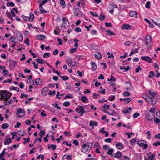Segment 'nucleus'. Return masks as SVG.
Returning <instances> with one entry per match:
<instances>
[{
	"label": "nucleus",
	"instance_id": "1",
	"mask_svg": "<svg viewBox=\"0 0 160 160\" xmlns=\"http://www.w3.org/2000/svg\"><path fill=\"white\" fill-rule=\"evenodd\" d=\"M0 92L1 96V97L0 98L1 100L7 101L12 95L11 92L6 90H1Z\"/></svg>",
	"mask_w": 160,
	"mask_h": 160
},
{
	"label": "nucleus",
	"instance_id": "2",
	"mask_svg": "<svg viewBox=\"0 0 160 160\" xmlns=\"http://www.w3.org/2000/svg\"><path fill=\"white\" fill-rule=\"evenodd\" d=\"M25 112L23 109L21 108H17V114L18 117L20 118H22L25 115Z\"/></svg>",
	"mask_w": 160,
	"mask_h": 160
},
{
	"label": "nucleus",
	"instance_id": "3",
	"mask_svg": "<svg viewBox=\"0 0 160 160\" xmlns=\"http://www.w3.org/2000/svg\"><path fill=\"white\" fill-rule=\"evenodd\" d=\"M82 148L81 149V152L84 153H87L89 151V149L87 146V145H86L85 144L83 145H82Z\"/></svg>",
	"mask_w": 160,
	"mask_h": 160
},
{
	"label": "nucleus",
	"instance_id": "4",
	"mask_svg": "<svg viewBox=\"0 0 160 160\" xmlns=\"http://www.w3.org/2000/svg\"><path fill=\"white\" fill-rule=\"evenodd\" d=\"M152 98H150L149 97V98H148V99L147 101L148 103L154 105L156 103V100L152 99Z\"/></svg>",
	"mask_w": 160,
	"mask_h": 160
},
{
	"label": "nucleus",
	"instance_id": "5",
	"mask_svg": "<svg viewBox=\"0 0 160 160\" xmlns=\"http://www.w3.org/2000/svg\"><path fill=\"white\" fill-rule=\"evenodd\" d=\"M146 44L148 45L149 43L151 42L152 38L149 35H147L145 37Z\"/></svg>",
	"mask_w": 160,
	"mask_h": 160
},
{
	"label": "nucleus",
	"instance_id": "6",
	"mask_svg": "<svg viewBox=\"0 0 160 160\" xmlns=\"http://www.w3.org/2000/svg\"><path fill=\"white\" fill-rule=\"evenodd\" d=\"M138 13L135 11H130L129 12V15L130 17L137 18Z\"/></svg>",
	"mask_w": 160,
	"mask_h": 160
},
{
	"label": "nucleus",
	"instance_id": "7",
	"mask_svg": "<svg viewBox=\"0 0 160 160\" xmlns=\"http://www.w3.org/2000/svg\"><path fill=\"white\" fill-rule=\"evenodd\" d=\"M141 58L142 60H143L148 62H151L152 59L148 56H142Z\"/></svg>",
	"mask_w": 160,
	"mask_h": 160
},
{
	"label": "nucleus",
	"instance_id": "8",
	"mask_svg": "<svg viewBox=\"0 0 160 160\" xmlns=\"http://www.w3.org/2000/svg\"><path fill=\"white\" fill-rule=\"evenodd\" d=\"M62 21H63V25L61 26V28H66L65 26V24H67V23H68V22L67 19L65 18L64 17H63L62 18Z\"/></svg>",
	"mask_w": 160,
	"mask_h": 160
},
{
	"label": "nucleus",
	"instance_id": "9",
	"mask_svg": "<svg viewBox=\"0 0 160 160\" xmlns=\"http://www.w3.org/2000/svg\"><path fill=\"white\" fill-rule=\"evenodd\" d=\"M67 63L68 65L72 67H73L76 63L75 62H73L71 58H69L67 60Z\"/></svg>",
	"mask_w": 160,
	"mask_h": 160
},
{
	"label": "nucleus",
	"instance_id": "10",
	"mask_svg": "<svg viewBox=\"0 0 160 160\" xmlns=\"http://www.w3.org/2000/svg\"><path fill=\"white\" fill-rule=\"evenodd\" d=\"M122 152L120 151H117L116 154L114 156L113 155H111V156L113 158H118L119 157H121L122 156Z\"/></svg>",
	"mask_w": 160,
	"mask_h": 160
},
{
	"label": "nucleus",
	"instance_id": "11",
	"mask_svg": "<svg viewBox=\"0 0 160 160\" xmlns=\"http://www.w3.org/2000/svg\"><path fill=\"white\" fill-rule=\"evenodd\" d=\"M48 89L46 87L43 88L41 91V94L43 96H45L47 95Z\"/></svg>",
	"mask_w": 160,
	"mask_h": 160
},
{
	"label": "nucleus",
	"instance_id": "12",
	"mask_svg": "<svg viewBox=\"0 0 160 160\" xmlns=\"http://www.w3.org/2000/svg\"><path fill=\"white\" fill-rule=\"evenodd\" d=\"M116 146L117 148L119 150H121L124 147L123 144L120 142L117 143L116 144Z\"/></svg>",
	"mask_w": 160,
	"mask_h": 160
},
{
	"label": "nucleus",
	"instance_id": "13",
	"mask_svg": "<svg viewBox=\"0 0 160 160\" xmlns=\"http://www.w3.org/2000/svg\"><path fill=\"white\" fill-rule=\"evenodd\" d=\"M98 124L96 121H92L90 122L89 125L92 127V129H93L94 126H97Z\"/></svg>",
	"mask_w": 160,
	"mask_h": 160
},
{
	"label": "nucleus",
	"instance_id": "14",
	"mask_svg": "<svg viewBox=\"0 0 160 160\" xmlns=\"http://www.w3.org/2000/svg\"><path fill=\"white\" fill-rule=\"evenodd\" d=\"M71 157L72 156L65 154L62 157V160H71Z\"/></svg>",
	"mask_w": 160,
	"mask_h": 160
},
{
	"label": "nucleus",
	"instance_id": "15",
	"mask_svg": "<svg viewBox=\"0 0 160 160\" xmlns=\"http://www.w3.org/2000/svg\"><path fill=\"white\" fill-rule=\"evenodd\" d=\"M104 128H101V129L100 130H99V132L100 133H102V134H105V136L106 137H107L108 136V132H106V131H104Z\"/></svg>",
	"mask_w": 160,
	"mask_h": 160
},
{
	"label": "nucleus",
	"instance_id": "16",
	"mask_svg": "<svg viewBox=\"0 0 160 160\" xmlns=\"http://www.w3.org/2000/svg\"><path fill=\"white\" fill-rule=\"evenodd\" d=\"M86 145H87V146L88 148L89 151L92 148V146L93 145V143L91 142H88L87 143L85 144Z\"/></svg>",
	"mask_w": 160,
	"mask_h": 160
},
{
	"label": "nucleus",
	"instance_id": "17",
	"mask_svg": "<svg viewBox=\"0 0 160 160\" xmlns=\"http://www.w3.org/2000/svg\"><path fill=\"white\" fill-rule=\"evenodd\" d=\"M145 118L147 120L149 121H152L153 120V119L152 118V117L150 115L149 113H146L145 115Z\"/></svg>",
	"mask_w": 160,
	"mask_h": 160
},
{
	"label": "nucleus",
	"instance_id": "18",
	"mask_svg": "<svg viewBox=\"0 0 160 160\" xmlns=\"http://www.w3.org/2000/svg\"><path fill=\"white\" fill-rule=\"evenodd\" d=\"M37 37L38 39L43 40L45 39L46 36L44 35H38L37 36Z\"/></svg>",
	"mask_w": 160,
	"mask_h": 160
},
{
	"label": "nucleus",
	"instance_id": "19",
	"mask_svg": "<svg viewBox=\"0 0 160 160\" xmlns=\"http://www.w3.org/2000/svg\"><path fill=\"white\" fill-rule=\"evenodd\" d=\"M29 15L30 18L29 19V22H32L34 20V14L31 12L30 13Z\"/></svg>",
	"mask_w": 160,
	"mask_h": 160
},
{
	"label": "nucleus",
	"instance_id": "20",
	"mask_svg": "<svg viewBox=\"0 0 160 160\" xmlns=\"http://www.w3.org/2000/svg\"><path fill=\"white\" fill-rule=\"evenodd\" d=\"M12 140L11 138H9L8 139L4 141V145H8L12 142Z\"/></svg>",
	"mask_w": 160,
	"mask_h": 160
},
{
	"label": "nucleus",
	"instance_id": "21",
	"mask_svg": "<svg viewBox=\"0 0 160 160\" xmlns=\"http://www.w3.org/2000/svg\"><path fill=\"white\" fill-rule=\"evenodd\" d=\"M91 65H92V69L93 70H96L97 68V66L95 64V62H92L91 63Z\"/></svg>",
	"mask_w": 160,
	"mask_h": 160
},
{
	"label": "nucleus",
	"instance_id": "22",
	"mask_svg": "<svg viewBox=\"0 0 160 160\" xmlns=\"http://www.w3.org/2000/svg\"><path fill=\"white\" fill-rule=\"evenodd\" d=\"M144 20L146 22L149 24V26L150 28H152L153 27L154 25L152 23H151V21L150 20H149L146 18H145Z\"/></svg>",
	"mask_w": 160,
	"mask_h": 160
},
{
	"label": "nucleus",
	"instance_id": "23",
	"mask_svg": "<svg viewBox=\"0 0 160 160\" xmlns=\"http://www.w3.org/2000/svg\"><path fill=\"white\" fill-rule=\"evenodd\" d=\"M149 93L150 95L151 96L150 98H153L156 95V93L153 92L151 90H149Z\"/></svg>",
	"mask_w": 160,
	"mask_h": 160
},
{
	"label": "nucleus",
	"instance_id": "24",
	"mask_svg": "<svg viewBox=\"0 0 160 160\" xmlns=\"http://www.w3.org/2000/svg\"><path fill=\"white\" fill-rule=\"evenodd\" d=\"M130 25L127 24H125L122 25V28L123 29H128L130 28Z\"/></svg>",
	"mask_w": 160,
	"mask_h": 160
},
{
	"label": "nucleus",
	"instance_id": "25",
	"mask_svg": "<svg viewBox=\"0 0 160 160\" xmlns=\"http://www.w3.org/2000/svg\"><path fill=\"white\" fill-rule=\"evenodd\" d=\"M54 33L55 35H58L60 33L59 28L58 26H57L56 28L54 30Z\"/></svg>",
	"mask_w": 160,
	"mask_h": 160
},
{
	"label": "nucleus",
	"instance_id": "26",
	"mask_svg": "<svg viewBox=\"0 0 160 160\" xmlns=\"http://www.w3.org/2000/svg\"><path fill=\"white\" fill-rule=\"evenodd\" d=\"M146 142V141L143 140H141L138 142V144L140 146L142 145Z\"/></svg>",
	"mask_w": 160,
	"mask_h": 160
},
{
	"label": "nucleus",
	"instance_id": "27",
	"mask_svg": "<svg viewBox=\"0 0 160 160\" xmlns=\"http://www.w3.org/2000/svg\"><path fill=\"white\" fill-rule=\"evenodd\" d=\"M95 57L98 59H100L101 58V54L98 52H97L95 54Z\"/></svg>",
	"mask_w": 160,
	"mask_h": 160
},
{
	"label": "nucleus",
	"instance_id": "28",
	"mask_svg": "<svg viewBox=\"0 0 160 160\" xmlns=\"http://www.w3.org/2000/svg\"><path fill=\"white\" fill-rule=\"evenodd\" d=\"M8 126L9 125L8 123H6L2 124L1 126L2 128L3 129H6L8 128Z\"/></svg>",
	"mask_w": 160,
	"mask_h": 160
},
{
	"label": "nucleus",
	"instance_id": "29",
	"mask_svg": "<svg viewBox=\"0 0 160 160\" xmlns=\"http://www.w3.org/2000/svg\"><path fill=\"white\" fill-rule=\"evenodd\" d=\"M56 147L57 146L55 145L51 144V146L50 145H49L48 146V149H49L50 148H51L53 150H55L56 149Z\"/></svg>",
	"mask_w": 160,
	"mask_h": 160
},
{
	"label": "nucleus",
	"instance_id": "30",
	"mask_svg": "<svg viewBox=\"0 0 160 160\" xmlns=\"http://www.w3.org/2000/svg\"><path fill=\"white\" fill-rule=\"evenodd\" d=\"M60 3L63 8L65 7V2L64 0H60Z\"/></svg>",
	"mask_w": 160,
	"mask_h": 160
},
{
	"label": "nucleus",
	"instance_id": "31",
	"mask_svg": "<svg viewBox=\"0 0 160 160\" xmlns=\"http://www.w3.org/2000/svg\"><path fill=\"white\" fill-rule=\"evenodd\" d=\"M132 109V108L130 107L128 110H124V111H122V112L123 113H130L131 112Z\"/></svg>",
	"mask_w": 160,
	"mask_h": 160
},
{
	"label": "nucleus",
	"instance_id": "32",
	"mask_svg": "<svg viewBox=\"0 0 160 160\" xmlns=\"http://www.w3.org/2000/svg\"><path fill=\"white\" fill-rule=\"evenodd\" d=\"M18 40L20 41H22L23 39V36L22 34H20L18 36Z\"/></svg>",
	"mask_w": 160,
	"mask_h": 160
},
{
	"label": "nucleus",
	"instance_id": "33",
	"mask_svg": "<svg viewBox=\"0 0 160 160\" xmlns=\"http://www.w3.org/2000/svg\"><path fill=\"white\" fill-rule=\"evenodd\" d=\"M107 32L109 35H115V34L111 30H108L107 31Z\"/></svg>",
	"mask_w": 160,
	"mask_h": 160
},
{
	"label": "nucleus",
	"instance_id": "34",
	"mask_svg": "<svg viewBox=\"0 0 160 160\" xmlns=\"http://www.w3.org/2000/svg\"><path fill=\"white\" fill-rule=\"evenodd\" d=\"M115 98V96L111 95L109 97L108 100L110 101H113L114 100Z\"/></svg>",
	"mask_w": 160,
	"mask_h": 160
},
{
	"label": "nucleus",
	"instance_id": "35",
	"mask_svg": "<svg viewBox=\"0 0 160 160\" xmlns=\"http://www.w3.org/2000/svg\"><path fill=\"white\" fill-rule=\"evenodd\" d=\"M79 41V40H77L76 39H75L74 40V42H75V44H74V46L76 47V48H77L78 46V44L77 43Z\"/></svg>",
	"mask_w": 160,
	"mask_h": 160
},
{
	"label": "nucleus",
	"instance_id": "36",
	"mask_svg": "<svg viewBox=\"0 0 160 160\" xmlns=\"http://www.w3.org/2000/svg\"><path fill=\"white\" fill-rule=\"evenodd\" d=\"M79 107H82L81 106L79 105L76 107L75 111L78 112L80 113L81 112V108Z\"/></svg>",
	"mask_w": 160,
	"mask_h": 160
},
{
	"label": "nucleus",
	"instance_id": "37",
	"mask_svg": "<svg viewBox=\"0 0 160 160\" xmlns=\"http://www.w3.org/2000/svg\"><path fill=\"white\" fill-rule=\"evenodd\" d=\"M18 134L20 136H24V131L23 130H19L18 131Z\"/></svg>",
	"mask_w": 160,
	"mask_h": 160
},
{
	"label": "nucleus",
	"instance_id": "38",
	"mask_svg": "<svg viewBox=\"0 0 160 160\" xmlns=\"http://www.w3.org/2000/svg\"><path fill=\"white\" fill-rule=\"evenodd\" d=\"M123 100L124 101H126V103H128L129 102L131 101L132 98H127L123 99Z\"/></svg>",
	"mask_w": 160,
	"mask_h": 160
},
{
	"label": "nucleus",
	"instance_id": "39",
	"mask_svg": "<svg viewBox=\"0 0 160 160\" xmlns=\"http://www.w3.org/2000/svg\"><path fill=\"white\" fill-rule=\"evenodd\" d=\"M154 122L155 123L158 124L160 122V119L156 117L154 118Z\"/></svg>",
	"mask_w": 160,
	"mask_h": 160
},
{
	"label": "nucleus",
	"instance_id": "40",
	"mask_svg": "<svg viewBox=\"0 0 160 160\" xmlns=\"http://www.w3.org/2000/svg\"><path fill=\"white\" fill-rule=\"evenodd\" d=\"M120 160H129V158L127 156H124L121 157Z\"/></svg>",
	"mask_w": 160,
	"mask_h": 160
},
{
	"label": "nucleus",
	"instance_id": "41",
	"mask_svg": "<svg viewBox=\"0 0 160 160\" xmlns=\"http://www.w3.org/2000/svg\"><path fill=\"white\" fill-rule=\"evenodd\" d=\"M17 64V63L15 61H12L10 62V65L12 66H16Z\"/></svg>",
	"mask_w": 160,
	"mask_h": 160
},
{
	"label": "nucleus",
	"instance_id": "42",
	"mask_svg": "<svg viewBox=\"0 0 160 160\" xmlns=\"http://www.w3.org/2000/svg\"><path fill=\"white\" fill-rule=\"evenodd\" d=\"M5 149H4L3 151L2 152L0 153V159H1V158H2V157L4 156L5 155Z\"/></svg>",
	"mask_w": 160,
	"mask_h": 160
},
{
	"label": "nucleus",
	"instance_id": "43",
	"mask_svg": "<svg viewBox=\"0 0 160 160\" xmlns=\"http://www.w3.org/2000/svg\"><path fill=\"white\" fill-rule=\"evenodd\" d=\"M136 139L135 138H133L130 141V143L132 145L133 144L136 142Z\"/></svg>",
	"mask_w": 160,
	"mask_h": 160
},
{
	"label": "nucleus",
	"instance_id": "44",
	"mask_svg": "<svg viewBox=\"0 0 160 160\" xmlns=\"http://www.w3.org/2000/svg\"><path fill=\"white\" fill-rule=\"evenodd\" d=\"M8 6L13 7L15 5V4L12 2H8L7 3Z\"/></svg>",
	"mask_w": 160,
	"mask_h": 160
},
{
	"label": "nucleus",
	"instance_id": "45",
	"mask_svg": "<svg viewBox=\"0 0 160 160\" xmlns=\"http://www.w3.org/2000/svg\"><path fill=\"white\" fill-rule=\"evenodd\" d=\"M27 82L30 85H32L34 84V82L33 80L29 79H28Z\"/></svg>",
	"mask_w": 160,
	"mask_h": 160
},
{
	"label": "nucleus",
	"instance_id": "46",
	"mask_svg": "<svg viewBox=\"0 0 160 160\" xmlns=\"http://www.w3.org/2000/svg\"><path fill=\"white\" fill-rule=\"evenodd\" d=\"M45 134V132L44 130H41L40 131L39 133V135L41 138H42Z\"/></svg>",
	"mask_w": 160,
	"mask_h": 160
},
{
	"label": "nucleus",
	"instance_id": "47",
	"mask_svg": "<svg viewBox=\"0 0 160 160\" xmlns=\"http://www.w3.org/2000/svg\"><path fill=\"white\" fill-rule=\"evenodd\" d=\"M123 95L124 96L126 97L130 96L131 94L129 92L126 91L124 92Z\"/></svg>",
	"mask_w": 160,
	"mask_h": 160
},
{
	"label": "nucleus",
	"instance_id": "48",
	"mask_svg": "<svg viewBox=\"0 0 160 160\" xmlns=\"http://www.w3.org/2000/svg\"><path fill=\"white\" fill-rule=\"evenodd\" d=\"M60 77L61 78L63 79V80H64V81H65L66 80H68L69 79V78L68 77L66 76H60Z\"/></svg>",
	"mask_w": 160,
	"mask_h": 160
},
{
	"label": "nucleus",
	"instance_id": "49",
	"mask_svg": "<svg viewBox=\"0 0 160 160\" xmlns=\"http://www.w3.org/2000/svg\"><path fill=\"white\" fill-rule=\"evenodd\" d=\"M63 105L64 106L68 107L70 105V103L68 101H65L63 103Z\"/></svg>",
	"mask_w": 160,
	"mask_h": 160
},
{
	"label": "nucleus",
	"instance_id": "50",
	"mask_svg": "<svg viewBox=\"0 0 160 160\" xmlns=\"http://www.w3.org/2000/svg\"><path fill=\"white\" fill-rule=\"evenodd\" d=\"M138 48H135L133 49H132L131 51L133 52V53L134 54L135 53H138Z\"/></svg>",
	"mask_w": 160,
	"mask_h": 160
},
{
	"label": "nucleus",
	"instance_id": "51",
	"mask_svg": "<svg viewBox=\"0 0 160 160\" xmlns=\"http://www.w3.org/2000/svg\"><path fill=\"white\" fill-rule=\"evenodd\" d=\"M73 98V96L71 94H68L64 98V99L66 98Z\"/></svg>",
	"mask_w": 160,
	"mask_h": 160
},
{
	"label": "nucleus",
	"instance_id": "52",
	"mask_svg": "<svg viewBox=\"0 0 160 160\" xmlns=\"http://www.w3.org/2000/svg\"><path fill=\"white\" fill-rule=\"evenodd\" d=\"M50 56V53L48 52H45L43 55L44 58H47L49 57Z\"/></svg>",
	"mask_w": 160,
	"mask_h": 160
},
{
	"label": "nucleus",
	"instance_id": "53",
	"mask_svg": "<svg viewBox=\"0 0 160 160\" xmlns=\"http://www.w3.org/2000/svg\"><path fill=\"white\" fill-rule=\"evenodd\" d=\"M53 106L54 107V108H57L58 109H61V107L58 106V104L57 103H53L52 104Z\"/></svg>",
	"mask_w": 160,
	"mask_h": 160
},
{
	"label": "nucleus",
	"instance_id": "54",
	"mask_svg": "<svg viewBox=\"0 0 160 160\" xmlns=\"http://www.w3.org/2000/svg\"><path fill=\"white\" fill-rule=\"evenodd\" d=\"M105 16L102 15H100L99 16V19L101 21H102L105 19Z\"/></svg>",
	"mask_w": 160,
	"mask_h": 160
},
{
	"label": "nucleus",
	"instance_id": "55",
	"mask_svg": "<svg viewBox=\"0 0 160 160\" xmlns=\"http://www.w3.org/2000/svg\"><path fill=\"white\" fill-rule=\"evenodd\" d=\"M40 81V78H37L35 81L36 84L38 85H39Z\"/></svg>",
	"mask_w": 160,
	"mask_h": 160
},
{
	"label": "nucleus",
	"instance_id": "56",
	"mask_svg": "<svg viewBox=\"0 0 160 160\" xmlns=\"http://www.w3.org/2000/svg\"><path fill=\"white\" fill-rule=\"evenodd\" d=\"M57 40L58 41V44L59 45H61L62 44V40L60 39V38H57Z\"/></svg>",
	"mask_w": 160,
	"mask_h": 160
},
{
	"label": "nucleus",
	"instance_id": "57",
	"mask_svg": "<svg viewBox=\"0 0 160 160\" xmlns=\"http://www.w3.org/2000/svg\"><path fill=\"white\" fill-rule=\"evenodd\" d=\"M3 76H5L8 73V71L6 70L5 68L3 69Z\"/></svg>",
	"mask_w": 160,
	"mask_h": 160
},
{
	"label": "nucleus",
	"instance_id": "58",
	"mask_svg": "<svg viewBox=\"0 0 160 160\" xmlns=\"http://www.w3.org/2000/svg\"><path fill=\"white\" fill-rule=\"evenodd\" d=\"M113 149H109L108 152V154L109 155H111L113 153Z\"/></svg>",
	"mask_w": 160,
	"mask_h": 160
},
{
	"label": "nucleus",
	"instance_id": "59",
	"mask_svg": "<svg viewBox=\"0 0 160 160\" xmlns=\"http://www.w3.org/2000/svg\"><path fill=\"white\" fill-rule=\"evenodd\" d=\"M150 1H148L145 5V7L147 8H150Z\"/></svg>",
	"mask_w": 160,
	"mask_h": 160
},
{
	"label": "nucleus",
	"instance_id": "60",
	"mask_svg": "<svg viewBox=\"0 0 160 160\" xmlns=\"http://www.w3.org/2000/svg\"><path fill=\"white\" fill-rule=\"evenodd\" d=\"M140 115V113L138 112H135L133 115V117L136 118Z\"/></svg>",
	"mask_w": 160,
	"mask_h": 160
},
{
	"label": "nucleus",
	"instance_id": "61",
	"mask_svg": "<svg viewBox=\"0 0 160 160\" xmlns=\"http://www.w3.org/2000/svg\"><path fill=\"white\" fill-rule=\"evenodd\" d=\"M35 60L38 63L40 64H43V61L42 59L37 58Z\"/></svg>",
	"mask_w": 160,
	"mask_h": 160
},
{
	"label": "nucleus",
	"instance_id": "62",
	"mask_svg": "<svg viewBox=\"0 0 160 160\" xmlns=\"http://www.w3.org/2000/svg\"><path fill=\"white\" fill-rule=\"evenodd\" d=\"M141 70V68L140 67V66L139 65L138 67L137 68H136L135 69V72L136 73H138L140 70Z\"/></svg>",
	"mask_w": 160,
	"mask_h": 160
},
{
	"label": "nucleus",
	"instance_id": "63",
	"mask_svg": "<svg viewBox=\"0 0 160 160\" xmlns=\"http://www.w3.org/2000/svg\"><path fill=\"white\" fill-rule=\"evenodd\" d=\"M81 100L82 102H84L87 100V98L85 96L82 97Z\"/></svg>",
	"mask_w": 160,
	"mask_h": 160
},
{
	"label": "nucleus",
	"instance_id": "64",
	"mask_svg": "<svg viewBox=\"0 0 160 160\" xmlns=\"http://www.w3.org/2000/svg\"><path fill=\"white\" fill-rule=\"evenodd\" d=\"M154 158L155 156L153 155H151L149 156L148 160H152Z\"/></svg>",
	"mask_w": 160,
	"mask_h": 160
}]
</instances>
